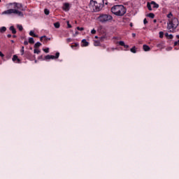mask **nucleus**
<instances>
[{"label": "nucleus", "mask_w": 179, "mask_h": 179, "mask_svg": "<svg viewBox=\"0 0 179 179\" xmlns=\"http://www.w3.org/2000/svg\"><path fill=\"white\" fill-rule=\"evenodd\" d=\"M148 17H150L151 19H155V14L153 13H150L147 15Z\"/></svg>", "instance_id": "4468645a"}, {"label": "nucleus", "mask_w": 179, "mask_h": 179, "mask_svg": "<svg viewBox=\"0 0 179 179\" xmlns=\"http://www.w3.org/2000/svg\"><path fill=\"white\" fill-rule=\"evenodd\" d=\"M95 38H97V36H95Z\"/></svg>", "instance_id": "13d9d810"}, {"label": "nucleus", "mask_w": 179, "mask_h": 179, "mask_svg": "<svg viewBox=\"0 0 179 179\" xmlns=\"http://www.w3.org/2000/svg\"><path fill=\"white\" fill-rule=\"evenodd\" d=\"M132 26H134V24H132V22L130 23V27H132Z\"/></svg>", "instance_id": "8fccbe9b"}, {"label": "nucleus", "mask_w": 179, "mask_h": 179, "mask_svg": "<svg viewBox=\"0 0 179 179\" xmlns=\"http://www.w3.org/2000/svg\"><path fill=\"white\" fill-rule=\"evenodd\" d=\"M153 22H154V23H156V22H157V20H154Z\"/></svg>", "instance_id": "603ef678"}, {"label": "nucleus", "mask_w": 179, "mask_h": 179, "mask_svg": "<svg viewBox=\"0 0 179 179\" xmlns=\"http://www.w3.org/2000/svg\"><path fill=\"white\" fill-rule=\"evenodd\" d=\"M83 47H87L89 45V42L86 41V39L82 40Z\"/></svg>", "instance_id": "9d476101"}, {"label": "nucleus", "mask_w": 179, "mask_h": 179, "mask_svg": "<svg viewBox=\"0 0 179 179\" xmlns=\"http://www.w3.org/2000/svg\"><path fill=\"white\" fill-rule=\"evenodd\" d=\"M73 47H79V43H75L74 45H71L72 48H73Z\"/></svg>", "instance_id": "f704fd0d"}, {"label": "nucleus", "mask_w": 179, "mask_h": 179, "mask_svg": "<svg viewBox=\"0 0 179 179\" xmlns=\"http://www.w3.org/2000/svg\"><path fill=\"white\" fill-rule=\"evenodd\" d=\"M67 41L69 43V41H71V38H67Z\"/></svg>", "instance_id": "3c124183"}, {"label": "nucleus", "mask_w": 179, "mask_h": 179, "mask_svg": "<svg viewBox=\"0 0 179 179\" xmlns=\"http://www.w3.org/2000/svg\"><path fill=\"white\" fill-rule=\"evenodd\" d=\"M10 30L12 31L13 34H16V29H15V27L11 26L10 27Z\"/></svg>", "instance_id": "f8f14e48"}, {"label": "nucleus", "mask_w": 179, "mask_h": 179, "mask_svg": "<svg viewBox=\"0 0 179 179\" xmlns=\"http://www.w3.org/2000/svg\"><path fill=\"white\" fill-rule=\"evenodd\" d=\"M43 38H45V36H41V37L40 38L41 41H43Z\"/></svg>", "instance_id": "a19ab883"}, {"label": "nucleus", "mask_w": 179, "mask_h": 179, "mask_svg": "<svg viewBox=\"0 0 179 179\" xmlns=\"http://www.w3.org/2000/svg\"><path fill=\"white\" fill-rule=\"evenodd\" d=\"M14 13H15L18 16L23 17V13H22V11H19V10H17L16 9H14Z\"/></svg>", "instance_id": "1a4fd4ad"}, {"label": "nucleus", "mask_w": 179, "mask_h": 179, "mask_svg": "<svg viewBox=\"0 0 179 179\" xmlns=\"http://www.w3.org/2000/svg\"><path fill=\"white\" fill-rule=\"evenodd\" d=\"M103 40H104V37H101V38H99V42H100V41H103Z\"/></svg>", "instance_id": "79ce46f5"}, {"label": "nucleus", "mask_w": 179, "mask_h": 179, "mask_svg": "<svg viewBox=\"0 0 179 179\" xmlns=\"http://www.w3.org/2000/svg\"><path fill=\"white\" fill-rule=\"evenodd\" d=\"M34 54H40V52H41V51H40L39 50H37V49H34Z\"/></svg>", "instance_id": "bb28decb"}, {"label": "nucleus", "mask_w": 179, "mask_h": 179, "mask_svg": "<svg viewBox=\"0 0 179 179\" xmlns=\"http://www.w3.org/2000/svg\"><path fill=\"white\" fill-rule=\"evenodd\" d=\"M66 23H67L68 28L71 29L72 27V25H71V24H69V21H67Z\"/></svg>", "instance_id": "473e14b6"}, {"label": "nucleus", "mask_w": 179, "mask_h": 179, "mask_svg": "<svg viewBox=\"0 0 179 179\" xmlns=\"http://www.w3.org/2000/svg\"><path fill=\"white\" fill-rule=\"evenodd\" d=\"M44 13H45V15H50V10L45 8L44 10Z\"/></svg>", "instance_id": "b1692460"}, {"label": "nucleus", "mask_w": 179, "mask_h": 179, "mask_svg": "<svg viewBox=\"0 0 179 179\" xmlns=\"http://www.w3.org/2000/svg\"><path fill=\"white\" fill-rule=\"evenodd\" d=\"M45 40L47 41V40H50V38H48L47 36H45Z\"/></svg>", "instance_id": "de8ad7c7"}, {"label": "nucleus", "mask_w": 179, "mask_h": 179, "mask_svg": "<svg viewBox=\"0 0 179 179\" xmlns=\"http://www.w3.org/2000/svg\"><path fill=\"white\" fill-rule=\"evenodd\" d=\"M143 48L144 51H150V47L148 45H143Z\"/></svg>", "instance_id": "9b49d317"}, {"label": "nucleus", "mask_w": 179, "mask_h": 179, "mask_svg": "<svg viewBox=\"0 0 179 179\" xmlns=\"http://www.w3.org/2000/svg\"><path fill=\"white\" fill-rule=\"evenodd\" d=\"M0 2H1V0H0Z\"/></svg>", "instance_id": "bf43d9fd"}, {"label": "nucleus", "mask_w": 179, "mask_h": 179, "mask_svg": "<svg viewBox=\"0 0 179 179\" xmlns=\"http://www.w3.org/2000/svg\"><path fill=\"white\" fill-rule=\"evenodd\" d=\"M94 45H95V47H99V45H100V41H95Z\"/></svg>", "instance_id": "6ab92c4d"}, {"label": "nucleus", "mask_w": 179, "mask_h": 179, "mask_svg": "<svg viewBox=\"0 0 179 179\" xmlns=\"http://www.w3.org/2000/svg\"><path fill=\"white\" fill-rule=\"evenodd\" d=\"M143 23L144 24H148V20H146V18L144 19Z\"/></svg>", "instance_id": "c9c22d12"}, {"label": "nucleus", "mask_w": 179, "mask_h": 179, "mask_svg": "<svg viewBox=\"0 0 179 179\" xmlns=\"http://www.w3.org/2000/svg\"><path fill=\"white\" fill-rule=\"evenodd\" d=\"M111 12L115 16H124L127 13V8L123 5H116L111 8Z\"/></svg>", "instance_id": "f03ea898"}, {"label": "nucleus", "mask_w": 179, "mask_h": 179, "mask_svg": "<svg viewBox=\"0 0 179 179\" xmlns=\"http://www.w3.org/2000/svg\"><path fill=\"white\" fill-rule=\"evenodd\" d=\"M123 47H124V48H129V45H125V44H124V45Z\"/></svg>", "instance_id": "37998d69"}, {"label": "nucleus", "mask_w": 179, "mask_h": 179, "mask_svg": "<svg viewBox=\"0 0 179 179\" xmlns=\"http://www.w3.org/2000/svg\"><path fill=\"white\" fill-rule=\"evenodd\" d=\"M24 45H29V42L27 41H24Z\"/></svg>", "instance_id": "4c0bfd02"}, {"label": "nucleus", "mask_w": 179, "mask_h": 179, "mask_svg": "<svg viewBox=\"0 0 179 179\" xmlns=\"http://www.w3.org/2000/svg\"><path fill=\"white\" fill-rule=\"evenodd\" d=\"M29 44H34V38H29Z\"/></svg>", "instance_id": "4be33fe9"}, {"label": "nucleus", "mask_w": 179, "mask_h": 179, "mask_svg": "<svg viewBox=\"0 0 179 179\" xmlns=\"http://www.w3.org/2000/svg\"><path fill=\"white\" fill-rule=\"evenodd\" d=\"M78 34H79V32L76 31V35H78Z\"/></svg>", "instance_id": "5fc2aeb1"}, {"label": "nucleus", "mask_w": 179, "mask_h": 179, "mask_svg": "<svg viewBox=\"0 0 179 179\" xmlns=\"http://www.w3.org/2000/svg\"><path fill=\"white\" fill-rule=\"evenodd\" d=\"M152 4L150 3H147V8H148V9L149 10H152V6H151Z\"/></svg>", "instance_id": "412c9836"}, {"label": "nucleus", "mask_w": 179, "mask_h": 179, "mask_svg": "<svg viewBox=\"0 0 179 179\" xmlns=\"http://www.w3.org/2000/svg\"><path fill=\"white\" fill-rule=\"evenodd\" d=\"M38 47H41V43H40V42H37L34 45V48H38Z\"/></svg>", "instance_id": "f3484780"}, {"label": "nucleus", "mask_w": 179, "mask_h": 179, "mask_svg": "<svg viewBox=\"0 0 179 179\" xmlns=\"http://www.w3.org/2000/svg\"><path fill=\"white\" fill-rule=\"evenodd\" d=\"M45 59H51V55H48L45 57Z\"/></svg>", "instance_id": "7c9ffc66"}, {"label": "nucleus", "mask_w": 179, "mask_h": 179, "mask_svg": "<svg viewBox=\"0 0 179 179\" xmlns=\"http://www.w3.org/2000/svg\"><path fill=\"white\" fill-rule=\"evenodd\" d=\"M54 26H55V29H59V26H60L59 22L54 23Z\"/></svg>", "instance_id": "5701e85b"}, {"label": "nucleus", "mask_w": 179, "mask_h": 179, "mask_svg": "<svg viewBox=\"0 0 179 179\" xmlns=\"http://www.w3.org/2000/svg\"><path fill=\"white\" fill-rule=\"evenodd\" d=\"M44 52H45L46 54H48L50 52V48H47L43 49Z\"/></svg>", "instance_id": "a878e982"}, {"label": "nucleus", "mask_w": 179, "mask_h": 179, "mask_svg": "<svg viewBox=\"0 0 179 179\" xmlns=\"http://www.w3.org/2000/svg\"><path fill=\"white\" fill-rule=\"evenodd\" d=\"M178 19L174 17L172 19V20L169 21V23H168L167 29L170 30L171 29H173V30H176V27H178Z\"/></svg>", "instance_id": "20e7f679"}, {"label": "nucleus", "mask_w": 179, "mask_h": 179, "mask_svg": "<svg viewBox=\"0 0 179 179\" xmlns=\"http://www.w3.org/2000/svg\"><path fill=\"white\" fill-rule=\"evenodd\" d=\"M165 36H166V37H169V35L168 33H166V34H165Z\"/></svg>", "instance_id": "49530a36"}, {"label": "nucleus", "mask_w": 179, "mask_h": 179, "mask_svg": "<svg viewBox=\"0 0 179 179\" xmlns=\"http://www.w3.org/2000/svg\"><path fill=\"white\" fill-rule=\"evenodd\" d=\"M17 62H20V59L18 58V59H17Z\"/></svg>", "instance_id": "864d4df0"}, {"label": "nucleus", "mask_w": 179, "mask_h": 179, "mask_svg": "<svg viewBox=\"0 0 179 179\" xmlns=\"http://www.w3.org/2000/svg\"><path fill=\"white\" fill-rule=\"evenodd\" d=\"M63 9L65 10V12H68V10H69V3H64L63 6Z\"/></svg>", "instance_id": "0eeeda50"}, {"label": "nucleus", "mask_w": 179, "mask_h": 179, "mask_svg": "<svg viewBox=\"0 0 179 179\" xmlns=\"http://www.w3.org/2000/svg\"><path fill=\"white\" fill-rule=\"evenodd\" d=\"M11 43H15V41H13V40H11Z\"/></svg>", "instance_id": "4d7b16f0"}, {"label": "nucleus", "mask_w": 179, "mask_h": 179, "mask_svg": "<svg viewBox=\"0 0 179 179\" xmlns=\"http://www.w3.org/2000/svg\"><path fill=\"white\" fill-rule=\"evenodd\" d=\"M151 5H153V8L157 9V8H159V4H157L156 2L155 1H151L150 2Z\"/></svg>", "instance_id": "ddd939ff"}, {"label": "nucleus", "mask_w": 179, "mask_h": 179, "mask_svg": "<svg viewBox=\"0 0 179 179\" xmlns=\"http://www.w3.org/2000/svg\"><path fill=\"white\" fill-rule=\"evenodd\" d=\"M13 5L15 9H19L20 10H25V9L23 8L22 3H13Z\"/></svg>", "instance_id": "39448f33"}, {"label": "nucleus", "mask_w": 179, "mask_h": 179, "mask_svg": "<svg viewBox=\"0 0 179 179\" xmlns=\"http://www.w3.org/2000/svg\"><path fill=\"white\" fill-rule=\"evenodd\" d=\"M38 59H43V56H40L39 57H38Z\"/></svg>", "instance_id": "a18cd8bd"}, {"label": "nucleus", "mask_w": 179, "mask_h": 179, "mask_svg": "<svg viewBox=\"0 0 179 179\" xmlns=\"http://www.w3.org/2000/svg\"><path fill=\"white\" fill-rule=\"evenodd\" d=\"M29 36H31L32 37H38L36 34H34V31H30Z\"/></svg>", "instance_id": "a211bd4d"}, {"label": "nucleus", "mask_w": 179, "mask_h": 179, "mask_svg": "<svg viewBox=\"0 0 179 179\" xmlns=\"http://www.w3.org/2000/svg\"><path fill=\"white\" fill-rule=\"evenodd\" d=\"M6 31V27H1L0 28V33H5Z\"/></svg>", "instance_id": "2eb2a0df"}, {"label": "nucleus", "mask_w": 179, "mask_h": 179, "mask_svg": "<svg viewBox=\"0 0 179 179\" xmlns=\"http://www.w3.org/2000/svg\"><path fill=\"white\" fill-rule=\"evenodd\" d=\"M136 34H132L133 37H136Z\"/></svg>", "instance_id": "09e8293b"}, {"label": "nucleus", "mask_w": 179, "mask_h": 179, "mask_svg": "<svg viewBox=\"0 0 179 179\" xmlns=\"http://www.w3.org/2000/svg\"><path fill=\"white\" fill-rule=\"evenodd\" d=\"M59 58V52H56L55 56L54 55H50V59H58Z\"/></svg>", "instance_id": "6e6552de"}, {"label": "nucleus", "mask_w": 179, "mask_h": 179, "mask_svg": "<svg viewBox=\"0 0 179 179\" xmlns=\"http://www.w3.org/2000/svg\"><path fill=\"white\" fill-rule=\"evenodd\" d=\"M77 30H79L80 31H83V30H85V28L78 27Z\"/></svg>", "instance_id": "c85d7f7f"}, {"label": "nucleus", "mask_w": 179, "mask_h": 179, "mask_svg": "<svg viewBox=\"0 0 179 179\" xmlns=\"http://www.w3.org/2000/svg\"><path fill=\"white\" fill-rule=\"evenodd\" d=\"M17 27L20 30V31H22L23 30V26H22V24H17Z\"/></svg>", "instance_id": "aec40b11"}, {"label": "nucleus", "mask_w": 179, "mask_h": 179, "mask_svg": "<svg viewBox=\"0 0 179 179\" xmlns=\"http://www.w3.org/2000/svg\"><path fill=\"white\" fill-rule=\"evenodd\" d=\"M92 34H96V29H92L91 31Z\"/></svg>", "instance_id": "e433bc0d"}, {"label": "nucleus", "mask_w": 179, "mask_h": 179, "mask_svg": "<svg viewBox=\"0 0 179 179\" xmlns=\"http://www.w3.org/2000/svg\"><path fill=\"white\" fill-rule=\"evenodd\" d=\"M118 43L122 46L124 47V45H125V43L122 41H120L118 42Z\"/></svg>", "instance_id": "393cba45"}, {"label": "nucleus", "mask_w": 179, "mask_h": 179, "mask_svg": "<svg viewBox=\"0 0 179 179\" xmlns=\"http://www.w3.org/2000/svg\"><path fill=\"white\" fill-rule=\"evenodd\" d=\"M12 13H15V9L5 10L2 13V15H12Z\"/></svg>", "instance_id": "423d86ee"}, {"label": "nucleus", "mask_w": 179, "mask_h": 179, "mask_svg": "<svg viewBox=\"0 0 179 179\" xmlns=\"http://www.w3.org/2000/svg\"><path fill=\"white\" fill-rule=\"evenodd\" d=\"M169 38H170L171 40L173 38V34H170V35H169Z\"/></svg>", "instance_id": "ea45409f"}, {"label": "nucleus", "mask_w": 179, "mask_h": 179, "mask_svg": "<svg viewBox=\"0 0 179 179\" xmlns=\"http://www.w3.org/2000/svg\"><path fill=\"white\" fill-rule=\"evenodd\" d=\"M13 37L14 38H16V35H13Z\"/></svg>", "instance_id": "6e6d98bb"}, {"label": "nucleus", "mask_w": 179, "mask_h": 179, "mask_svg": "<svg viewBox=\"0 0 179 179\" xmlns=\"http://www.w3.org/2000/svg\"><path fill=\"white\" fill-rule=\"evenodd\" d=\"M23 54H24V46H22L21 50V55H23Z\"/></svg>", "instance_id": "c756f323"}, {"label": "nucleus", "mask_w": 179, "mask_h": 179, "mask_svg": "<svg viewBox=\"0 0 179 179\" xmlns=\"http://www.w3.org/2000/svg\"><path fill=\"white\" fill-rule=\"evenodd\" d=\"M17 59H18V58H17V55H14L13 57V61L15 62V61L17 60Z\"/></svg>", "instance_id": "cd10ccee"}, {"label": "nucleus", "mask_w": 179, "mask_h": 179, "mask_svg": "<svg viewBox=\"0 0 179 179\" xmlns=\"http://www.w3.org/2000/svg\"><path fill=\"white\" fill-rule=\"evenodd\" d=\"M131 52H133V54H136V48L134 46L132 48L130 49Z\"/></svg>", "instance_id": "dca6fc26"}, {"label": "nucleus", "mask_w": 179, "mask_h": 179, "mask_svg": "<svg viewBox=\"0 0 179 179\" xmlns=\"http://www.w3.org/2000/svg\"><path fill=\"white\" fill-rule=\"evenodd\" d=\"M7 37H8V38H10V37H12V35H11V34H8V35H7Z\"/></svg>", "instance_id": "c03bdc74"}, {"label": "nucleus", "mask_w": 179, "mask_h": 179, "mask_svg": "<svg viewBox=\"0 0 179 179\" xmlns=\"http://www.w3.org/2000/svg\"><path fill=\"white\" fill-rule=\"evenodd\" d=\"M97 20L100 23L105 24L106 23H111L113 22V16L109 14H100L97 17Z\"/></svg>", "instance_id": "7ed1b4c3"}, {"label": "nucleus", "mask_w": 179, "mask_h": 179, "mask_svg": "<svg viewBox=\"0 0 179 179\" xmlns=\"http://www.w3.org/2000/svg\"><path fill=\"white\" fill-rule=\"evenodd\" d=\"M0 57H1L2 58H3V57H5L3 53H2V52H1V51H0Z\"/></svg>", "instance_id": "58836bf2"}, {"label": "nucleus", "mask_w": 179, "mask_h": 179, "mask_svg": "<svg viewBox=\"0 0 179 179\" xmlns=\"http://www.w3.org/2000/svg\"><path fill=\"white\" fill-rule=\"evenodd\" d=\"M164 34V33H163V31H160L159 32V37H160V38H163Z\"/></svg>", "instance_id": "2f4dec72"}, {"label": "nucleus", "mask_w": 179, "mask_h": 179, "mask_svg": "<svg viewBox=\"0 0 179 179\" xmlns=\"http://www.w3.org/2000/svg\"><path fill=\"white\" fill-rule=\"evenodd\" d=\"M172 17H173V13H170L169 14L167 15V17H169V19H170Z\"/></svg>", "instance_id": "72a5a7b5"}, {"label": "nucleus", "mask_w": 179, "mask_h": 179, "mask_svg": "<svg viewBox=\"0 0 179 179\" xmlns=\"http://www.w3.org/2000/svg\"><path fill=\"white\" fill-rule=\"evenodd\" d=\"M90 8L93 10V12H100L104 8V0H91Z\"/></svg>", "instance_id": "f257e3e1"}]
</instances>
